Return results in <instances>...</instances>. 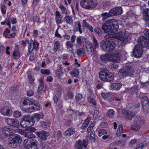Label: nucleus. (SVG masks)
Segmentation results:
<instances>
[{"instance_id":"33","label":"nucleus","mask_w":149,"mask_h":149,"mask_svg":"<svg viewBox=\"0 0 149 149\" xmlns=\"http://www.w3.org/2000/svg\"><path fill=\"white\" fill-rule=\"evenodd\" d=\"M111 23V29L113 31H111L112 33H114L117 31L118 29V22L117 21V23L116 24L115 22Z\"/></svg>"},{"instance_id":"1","label":"nucleus","mask_w":149,"mask_h":149,"mask_svg":"<svg viewBox=\"0 0 149 149\" xmlns=\"http://www.w3.org/2000/svg\"><path fill=\"white\" fill-rule=\"evenodd\" d=\"M120 58V56L118 53L115 54H107L101 55L100 57V59L104 62H118Z\"/></svg>"},{"instance_id":"61","label":"nucleus","mask_w":149,"mask_h":149,"mask_svg":"<svg viewBox=\"0 0 149 149\" xmlns=\"http://www.w3.org/2000/svg\"><path fill=\"white\" fill-rule=\"evenodd\" d=\"M82 97V95L80 93H79L76 96L75 99L77 101H78L81 99Z\"/></svg>"},{"instance_id":"55","label":"nucleus","mask_w":149,"mask_h":149,"mask_svg":"<svg viewBox=\"0 0 149 149\" xmlns=\"http://www.w3.org/2000/svg\"><path fill=\"white\" fill-rule=\"evenodd\" d=\"M15 132L19 133L22 135L25 134V131L22 129H17L15 130Z\"/></svg>"},{"instance_id":"27","label":"nucleus","mask_w":149,"mask_h":149,"mask_svg":"<svg viewBox=\"0 0 149 149\" xmlns=\"http://www.w3.org/2000/svg\"><path fill=\"white\" fill-rule=\"evenodd\" d=\"M124 117L127 120H131L133 117L134 116V113L131 112L130 111H125L123 112Z\"/></svg>"},{"instance_id":"53","label":"nucleus","mask_w":149,"mask_h":149,"mask_svg":"<svg viewBox=\"0 0 149 149\" xmlns=\"http://www.w3.org/2000/svg\"><path fill=\"white\" fill-rule=\"evenodd\" d=\"M31 120L30 119L29 116H26L23 117L22 119H21V121H28V122H32Z\"/></svg>"},{"instance_id":"18","label":"nucleus","mask_w":149,"mask_h":149,"mask_svg":"<svg viewBox=\"0 0 149 149\" xmlns=\"http://www.w3.org/2000/svg\"><path fill=\"white\" fill-rule=\"evenodd\" d=\"M36 134L40 139L45 141L47 139V137L49 135V133L44 131L37 132H35Z\"/></svg>"},{"instance_id":"22","label":"nucleus","mask_w":149,"mask_h":149,"mask_svg":"<svg viewBox=\"0 0 149 149\" xmlns=\"http://www.w3.org/2000/svg\"><path fill=\"white\" fill-rule=\"evenodd\" d=\"M134 124L140 125L141 126L143 125L145 121L143 117L137 116L134 118Z\"/></svg>"},{"instance_id":"37","label":"nucleus","mask_w":149,"mask_h":149,"mask_svg":"<svg viewBox=\"0 0 149 149\" xmlns=\"http://www.w3.org/2000/svg\"><path fill=\"white\" fill-rule=\"evenodd\" d=\"M79 72L77 69H74L70 73V74L73 77H76L79 75Z\"/></svg>"},{"instance_id":"40","label":"nucleus","mask_w":149,"mask_h":149,"mask_svg":"<svg viewBox=\"0 0 149 149\" xmlns=\"http://www.w3.org/2000/svg\"><path fill=\"white\" fill-rule=\"evenodd\" d=\"M101 95L104 100L107 101L109 100L111 97V95L109 93H101Z\"/></svg>"},{"instance_id":"44","label":"nucleus","mask_w":149,"mask_h":149,"mask_svg":"<svg viewBox=\"0 0 149 149\" xmlns=\"http://www.w3.org/2000/svg\"><path fill=\"white\" fill-rule=\"evenodd\" d=\"M141 126L140 125L134 124L132 125L131 126V128L132 130L136 131H138L139 130Z\"/></svg>"},{"instance_id":"9","label":"nucleus","mask_w":149,"mask_h":149,"mask_svg":"<svg viewBox=\"0 0 149 149\" xmlns=\"http://www.w3.org/2000/svg\"><path fill=\"white\" fill-rule=\"evenodd\" d=\"M134 72L132 67L126 66L124 68L119 70L118 74L122 75L121 78L126 76L130 77L133 74Z\"/></svg>"},{"instance_id":"63","label":"nucleus","mask_w":149,"mask_h":149,"mask_svg":"<svg viewBox=\"0 0 149 149\" xmlns=\"http://www.w3.org/2000/svg\"><path fill=\"white\" fill-rule=\"evenodd\" d=\"M136 142V140L135 139H134L131 140L129 143V145L130 146H132Z\"/></svg>"},{"instance_id":"17","label":"nucleus","mask_w":149,"mask_h":149,"mask_svg":"<svg viewBox=\"0 0 149 149\" xmlns=\"http://www.w3.org/2000/svg\"><path fill=\"white\" fill-rule=\"evenodd\" d=\"M109 11L112 16L115 15H118L122 13V9L120 7H117L111 9Z\"/></svg>"},{"instance_id":"34","label":"nucleus","mask_w":149,"mask_h":149,"mask_svg":"<svg viewBox=\"0 0 149 149\" xmlns=\"http://www.w3.org/2000/svg\"><path fill=\"white\" fill-rule=\"evenodd\" d=\"M64 32V31L62 28H58L55 32V36L60 38L61 37V34Z\"/></svg>"},{"instance_id":"31","label":"nucleus","mask_w":149,"mask_h":149,"mask_svg":"<svg viewBox=\"0 0 149 149\" xmlns=\"http://www.w3.org/2000/svg\"><path fill=\"white\" fill-rule=\"evenodd\" d=\"M62 45L60 44V42L57 40L56 41L54 44L53 50L55 52H56L62 46Z\"/></svg>"},{"instance_id":"12","label":"nucleus","mask_w":149,"mask_h":149,"mask_svg":"<svg viewBox=\"0 0 149 149\" xmlns=\"http://www.w3.org/2000/svg\"><path fill=\"white\" fill-rule=\"evenodd\" d=\"M137 44L143 47L149 46V39L145 36H141L138 39Z\"/></svg>"},{"instance_id":"3","label":"nucleus","mask_w":149,"mask_h":149,"mask_svg":"<svg viewBox=\"0 0 149 149\" xmlns=\"http://www.w3.org/2000/svg\"><path fill=\"white\" fill-rule=\"evenodd\" d=\"M99 77L102 81L109 82L113 79L114 76L113 74L108 71L103 70L100 72Z\"/></svg>"},{"instance_id":"6","label":"nucleus","mask_w":149,"mask_h":149,"mask_svg":"<svg viewBox=\"0 0 149 149\" xmlns=\"http://www.w3.org/2000/svg\"><path fill=\"white\" fill-rule=\"evenodd\" d=\"M115 43L107 40L102 41L100 43V47L103 50L108 52L112 50L115 48Z\"/></svg>"},{"instance_id":"21","label":"nucleus","mask_w":149,"mask_h":149,"mask_svg":"<svg viewBox=\"0 0 149 149\" xmlns=\"http://www.w3.org/2000/svg\"><path fill=\"white\" fill-rule=\"evenodd\" d=\"M122 85L119 83H112L109 86V89L112 90L118 91L121 88Z\"/></svg>"},{"instance_id":"60","label":"nucleus","mask_w":149,"mask_h":149,"mask_svg":"<svg viewBox=\"0 0 149 149\" xmlns=\"http://www.w3.org/2000/svg\"><path fill=\"white\" fill-rule=\"evenodd\" d=\"M66 45L68 48H70L71 49L73 48V45L70 41H68L66 42Z\"/></svg>"},{"instance_id":"28","label":"nucleus","mask_w":149,"mask_h":149,"mask_svg":"<svg viewBox=\"0 0 149 149\" xmlns=\"http://www.w3.org/2000/svg\"><path fill=\"white\" fill-rule=\"evenodd\" d=\"M75 129L72 127L68 128L64 132V135L66 136H70L74 133Z\"/></svg>"},{"instance_id":"13","label":"nucleus","mask_w":149,"mask_h":149,"mask_svg":"<svg viewBox=\"0 0 149 149\" xmlns=\"http://www.w3.org/2000/svg\"><path fill=\"white\" fill-rule=\"evenodd\" d=\"M143 53L142 47L137 44L135 45L133 50V54L136 58L141 57Z\"/></svg>"},{"instance_id":"57","label":"nucleus","mask_w":149,"mask_h":149,"mask_svg":"<svg viewBox=\"0 0 149 149\" xmlns=\"http://www.w3.org/2000/svg\"><path fill=\"white\" fill-rule=\"evenodd\" d=\"M120 61V60L118 62H119ZM113 63H112V65H111V68L114 69H117L118 68V65H117V64L116 63L117 62H113Z\"/></svg>"},{"instance_id":"20","label":"nucleus","mask_w":149,"mask_h":149,"mask_svg":"<svg viewBox=\"0 0 149 149\" xmlns=\"http://www.w3.org/2000/svg\"><path fill=\"white\" fill-rule=\"evenodd\" d=\"M86 48L88 53L90 55H92L94 53V48L91 42H88L86 45Z\"/></svg>"},{"instance_id":"42","label":"nucleus","mask_w":149,"mask_h":149,"mask_svg":"<svg viewBox=\"0 0 149 149\" xmlns=\"http://www.w3.org/2000/svg\"><path fill=\"white\" fill-rule=\"evenodd\" d=\"M115 114V111L114 110L112 109H109L108 110L107 113V115L108 117H111Z\"/></svg>"},{"instance_id":"51","label":"nucleus","mask_w":149,"mask_h":149,"mask_svg":"<svg viewBox=\"0 0 149 149\" xmlns=\"http://www.w3.org/2000/svg\"><path fill=\"white\" fill-rule=\"evenodd\" d=\"M41 72L42 74L48 75L50 74V71L48 69H42L41 71Z\"/></svg>"},{"instance_id":"24","label":"nucleus","mask_w":149,"mask_h":149,"mask_svg":"<svg viewBox=\"0 0 149 149\" xmlns=\"http://www.w3.org/2000/svg\"><path fill=\"white\" fill-rule=\"evenodd\" d=\"M3 134L6 136H9L11 135L13 132L14 130L11 128L5 127L2 130Z\"/></svg>"},{"instance_id":"2","label":"nucleus","mask_w":149,"mask_h":149,"mask_svg":"<svg viewBox=\"0 0 149 149\" xmlns=\"http://www.w3.org/2000/svg\"><path fill=\"white\" fill-rule=\"evenodd\" d=\"M115 37L122 42L123 45H125L128 39L132 38V35L128 31L124 30L118 32L115 35Z\"/></svg>"},{"instance_id":"11","label":"nucleus","mask_w":149,"mask_h":149,"mask_svg":"<svg viewBox=\"0 0 149 149\" xmlns=\"http://www.w3.org/2000/svg\"><path fill=\"white\" fill-rule=\"evenodd\" d=\"M141 102L143 111L146 112H149V100L148 98L143 96L141 99Z\"/></svg>"},{"instance_id":"52","label":"nucleus","mask_w":149,"mask_h":149,"mask_svg":"<svg viewBox=\"0 0 149 149\" xmlns=\"http://www.w3.org/2000/svg\"><path fill=\"white\" fill-rule=\"evenodd\" d=\"M13 55L15 59H17L20 57V55L18 51H14Z\"/></svg>"},{"instance_id":"43","label":"nucleus","mask_w":149,"mask_h":149,"mask_svg":"<svg viewBox=\"0 0 149 149\" xmlns=\"http://www.w3.org/2000/svg\"><path fill=\"white\" fill-rule=\"evenodd\" d=\"M123 126L121 125H119L118 127V130L116 133V135L118 136H120L122 133Z\"/></svg>"},{"instance_id":"39","label":"nucleus","mask_w":149,"mask_h":149,"mask_svg":"<svg viewBox=\"0 0 149 149\" xmlns=\"http://www.w3.org/2000/svg\"><path fill=\"white\" fill-rule=\"evenodd\" d=\"M84 39L83 38H82V36H79L76 39L77 43L78 45L79 46H81L83 42V40Z\"/></svg>"},{"instance_id":"10","label":"nucleus","mask_w":149,"mask_h":149,"mask_svg":"<svg viewBox=\"0 0 149 149\" xmlns=\"http://www.w3.org/2000/svg\"><path fill=\"white\" fill-rule=\"evenodd\" d=\"M115 22L116 24L117 23V20L115 19H110L107 21L102 26V29L104 31L107 33H111L113 31L111 29V23Z\"/></svg>"},{"instance_id":"64","label":"nucleus","mask_w":149,"mask_h":149,"mask_svg":"<svg viewBox=\"0 0 149 149\" xmlns=\"http://www.w3.org/2000/svg\"><path fill=\"white\" fill-rule=\"evenodd\" d=\"M144 34L147 37H149V29H146L143 31Z\"/></svg>"},{"instance_id":"46","label":"nucleus","mask_w":149,"mask_h":149,"mask_svg":"<svg viewBox=\"0 0 149 149\" xmlns=\"http://www.w3.org/2000/svg\"><path fill=\"white\" fill-rule=\"evenodd\" d=\"M55 73L56 76L58 77H60L63 75L62 71L59 69L56 70Z\"/></svg>"},{"instance_id":"38","label":"nucleus","mask_w":149,"mask_h":149,"mask_svg":"<svg viewBox=\"0 0 149 149\" xmlns=\"http://www.w3.org/2000/svg\"><path fill=\"white\" fill-rule=\"evenodd\" d=\"M81 24L80 22L78 21L75 22V26L74 27V30L75 31H78V29H81Z\"/></svg>"},{"instance_id":"8","label":"nucleus","mask_w":149,"mask_h":149,"mask_svg":"<svg viewBox=\"0 0 149 149\" xmlns=\"http://www.w3.org/2000/svg\"><path fill=\"white\" fill-rule=\"evenodd\" d=\"M29 104V99L25 97H23L21 100V104L20 105V108L25 111L31 113L33 112L35 108L33 106L32 107L25 108L23 106Z\"/></svg>"},{"instance_id":"32","label":"nucleus","mask_w":149,"mask_h":149,"mask_svg":"<svg viewBox=\"0 0 149 149\" xmlns=\"http://www.w3.org/2000/svg\"><path fill=\"white\" fill-rule=\"evenodd\" d=\"M64 19L67 24L72 26L73 25V20L71 16L66 15L65 16Z\"/></svg>"},{"instance_id":"15","label":"nucleus","mask_w":149,"mask_h":149,"mask_svg":"<svg viewBox=\"0 0 149 149\" xmlns=\"http://www.w3.org/2000/svg\"><path fill=\"white\" fill-rule=\"evenodd\" d=\"M5 122L8 125L17 128L19 126V123L16 119L7 118H5Z\"/></svg>"},{"instance_id":"41","label":"nucleus","mask_w":149,"mask_h":149,"mask_svg":"<svg viewBox=\"0 0 149 149\" xmlns=\"http://www.w3.org/2000/svg\"><path fill=\"white\" fill-rule=\"evenodd\" d=\"M102 20L103 21L105 20L107 18L112 16L111 13H110V11L108 13H103L102 14Z\"/></svg>"},{"instance_id":"29","label":"nucleus","mask_w":149,"mask_h":149,"mask_svg":"<svg viewBox=\"0 0 149 149\" xmlns=\"http://www.w3.org/2000/svg\"><path fill=\"white\" fill-rule=\"evenodd\" d=\"M82 27L84 29H88L91 32L93 31V28L89 24L87 23L86 21L83 20L82 21Z\"/></svg>"},{"instance_id":"30","label":"nucleus","mask_w":149,"mask_h":149,"mask_svg":"<svg viewBox=\"0 0 149 149\" xmlns=\"http://www.w3.org/2000/svg\"><path fill=\"white\" fill-rule=\"evenodd\" d=\"M55 21L57 24L62 23V18L60 13L58 11H56L55 13Z\"/></svg>"},{"instance_id":"26","label":"nucleus","mask_w":149,"mask_h":149,"mask_svg":"<svg viewBox=\"0 0 149 149\" xmlns=\"http://www.w3.org/2000/svg\"><path fill=\"white\" fill-rule=\"evenodd\" d=\"M10 31L8 29H6L5 31L4 32L3 34L5 36L6 38H11L15 37L16 33L13 32L12 33H10Z\"/></svg>"},{"instance_id":"62","label":"nucleus","mask_w":149,"mask_h":149,"mask_svg":"<svg viewBox=\"0 0 149 149\" xmlns=\"http://www.w3.org/2000/svg\"><path fill=\"white\" fill-rule=\"evenodd\" d=\"M44 87V85L42 83V82H41L40 83L39 85L38 86V91H42Z\"/></svg>"},{"instance_id":"4","label":"nucleus","mask_w":149,"mask_h":149,"mask_svg":"<svg viewBox=\"0 0 149 149\" xmlns=\"http://www.w3.org/2000/svg\"><path fill=\"white\" fill-rule=\"evenodd\" d=\"M9 143L10 146L14 148L19 146L22 142V138L18 134H14L9 138Z\"/></svg>"},{"instance_id":"54","label":"nucleus","mask_w":149,"mask_h":149,"mask_svg":"<svg viewBox=\"0 0 149 149\" xmlns=\"http://www.w3.org/2000/svg\"><path fill=\"white\" fill-rule=\"evenodd\" d=\"M6 7L4 5H2L1 6V10L3 14H4L6 13Z\"/></svg>"},{"instance_id":"23","label":"nucleus","mask_w":149,"mask_h":149,"mask_svg":"<svg viewBox=\"0 0 149 149\" xmlns=\"http://www.w3.org/2000/svg\"><path fill=\"white\" fill-rule=\"evenodd\" d=\"M1 113L4 116H9L11 114L12 110L8 107H5L1 109Z\"/></svg>"},{"instance_id":"7","label":"nucleus","mask_w":149,"mask_h":149,"mask_svg":"<svg viewBox=\"0 0 149 149\" xmlns=\"http://www.w3.org/2000/svg\"><path fill=\"white\" fill-rule=\"evenodd\" d=\"M37 141L35 139H26L24 141V145L26 149H38Z\"/></svg>"},{"instance_id":"49","label":"nucleus","mask_w":149,"mask_h":149,"mask_svg":"<svg viewBox=\"0 0 149 149\" xmlns=\"http://www.w3.org/2000/svg\"><path fill=\"white\" fill-rule=\"evenodd\" d=\"M98 135L101 136L103 134H106L107 132L104 129H101L98 131Z\"/></svg>"},{"instance_id":"25","label":"nucleus","mask_w":149,"mask_h":149,"mask_svg":"<svg viewBox=\"0 0 149 149\" xmlns=\"http://www.w3.org/2000/svg\"><path fill=\"white\" fill-rule=\"evenodd\" d=\"M34 123L33 122L21 121L20 122V125L22 127L26 128L32 126L34 124Z\"/></svg>"},{"instance_id":"47","label":"nucleus","mask_w":149,"mask_h":149,"mask_svg":"<svg viewBox=\"0 0 149 149\" xmlns=\"http://www.w3.org/2000/svg\"><path fill=\"white\" fill-rule=\"evenodd\" d=\"M21 116V113L20 111H16L14 112L13 116L15 118H18Z\"/></svg>"},{"instance_id":"16","label":"nucleus","mask_w":149,"mask_h":149,"mask_svg":"<svg viewBox=\"0 0 149 149\" xmlns=\"http://www.w3.org/2000/svg\"><path fill=\"white\" fill-rule=\"evenodd\" d=\"M88 144V141L84 139L82 142L81 140H79L78 141L76 145L77 149H86Z\"/></svg>"},{"instance_id":"58","label":"nucleus","mask_w":149,"mask_h":149,"mask_svg":"<svg viewBox=\"0 0 149 149\" xmlns=\"http://www.w3.org/2000/svg\"><path fill=\"white\" fill-rule=\"evenodd\" d=\"M94 31L95 33L99 35L101 34V30L99 28L97 27L95 28L94 29Z\"/></svg>"},{"instance_id":"45","label":"nucleus","mask_w":149,"mask_h":149,"mask_svg":"<svg viewBox=\"0 0 149 149\" xmlns=\"http://www.w3.org/2000/svg\"><path fill=\"white\" fill-rule=\"evenodd\" d=\"M145 143L144 142H142L139 144L137 147L134 149H142L145 147Z\"/></svg>"},{"instance_id":"56","label":"nucleus","mask_w":149,"mask_h":149,"mask_svg":"<svg viewBox=\"0 0 149 149\" xmlns=\"http://www.w3.org/2000/svg\"><path fill=\"white\" fill-rule=\"evenodd\" d=\"M29 105L31 104H34L35 106L36 104H37V102L35 100L32 98H29Z\"/></svg>"},{"instance_id":"50","label":"nucleus","mask_w":149,"mask_h":149,"mask_svg":"<svg viewBox=\"0 0 149 149\" xmlns=\"http://www.w3.org/2000/svg\"><path fill=\"white\" fill-rule=\"evenodd\" d=\"M43 115L42 114H38V113L35 114L34 115L33 117L35 118H36L37 120H39L41 118H42Z\"/></svg>"},{"instance_id":"48","label":"nucleus","mask_w":149,"mask_h":149,"mask_svg":"<svg viewBox=\"0 0 149 149\" xmlns=\"http://www.w3.org/2000/svg\"><path fill=\"white\" fill-rule=\"evenodd\" d=\"M59 8L62 11V13L63 14L67 15L68 14V11L65 7L62 5H60L59 6Z\"/></svg>"},{"instance_id":"59","label":"nucleus","mask_w":149,"mask_h":149,"mask_svg":"<svg viewBox=\"0 0 149 149\" xmlns=\"http://www.w3.org/2000/svg\"><path fill=\"white\" fill-rule=\"evenodd\" d=\"M84 50L83 49L79 48L77 52V54L78 55L81 56L83 53Z\"/></svg>"},{"instance_id":"5","label":"nucleus","mask_w":149,"mask_h":149,"mask_svg":"<svg viewBox=\"0 0 149 149\" xmlns=\"http://www.w3.org/2000/svg\"><path fill=\"white\" fill-rule=\"evenodd\" d=\"M80 3L82 7L87 9L93 8L97 5L96 0H81Z\"/></svg>"},{"instance_id":"19","label":"nucleus","mask_w":149,"mask_h":149,"mask_svg":"<svg viewBox=\"0 0 149 149\" xmlns=\"http://www.w3.org/2000/svg\"><path fill=\"white\" fill-rule=\"evenodd\" d=\"M26 73L27 74V78L28 79L29 84L33 86H34L35 85V84L34 82L35 81V78L32 75V74L30 70H28Z\"/></svg>"},{"instance_id":"14","label":"nucleus","mask_w":149,"mask_h":149,"mask_svg":"<svg viewBox=\"0 0 149 149\" xmlns=\"http://www.w3.org/2000/svg\"><path fill=\"white\" fill-rule=\"evenodd\" d=\"M26 41L29 44V52H32L33 49L37 48L39 46V44L37 41H33L32 40H29L28 39H26Z\"/></svg>"},{"instance_id":"35","label":"nucleus","mask_w":149,"mask_h":149,"mask_svg":"<svg viewBox=\"0 0 149 149\" xmlns=\"http://www.w3.org/2000/svg\"><path fill=\"white\" fill-rule=\"evenodd\" d=\"M143 13L145 15L146 17L144 19L146 21H147L149 19V8H146L144 10Z\"/></svg>"},{"instance_id":"36","label":"nucleus","mask_w":149,"mask_h":149,"mask_svg":"<svg viewBox=\"0 0 149 149\" xmlns=\"http://www.w3.org/2000/svg\"><path fill=\"white\" fill-rule=\"evenodd\" d=\"M24 136L25 137L28 138V139H32L35 137V135L30 131L25 132Z\"/></svg>"}]
</instances>
